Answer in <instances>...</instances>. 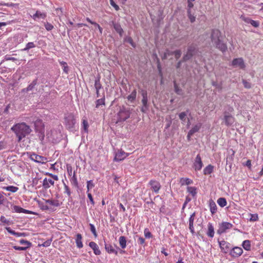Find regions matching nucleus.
Wrapping results in <instances>:
<instances>
[{"mask_svg": "<svg viewBox=\"0 0 263 263\" xmlns=\"http://www.w3.org/2000/svg\"><path fill=\"white\" fill-rule=\"evenodd\" d=\"M11 129L15 134L18 142H20L23 138L29 135L31 132L30 126L24 122L14 124L11 128Z\"/></svg>", "mask_w": 263, "mask_h": 263, "instance_id": "1", "label": "nucleus"}, {"mask_svg": "<svg viewBox=\"0 0 263 263\" xmlns=\"http://www.w3.org/2000/svg\"><path fill=\"white\" fill-rule=\"evenodd\" d=\"M211 37L212 43L217 48L219 49L223 52L227 50V46L226 44L223 42V37L219 30H213Z\"/></svg>", "mask_w": 263, "mask_h": 263, "instance_id": "2", "label": "nucleus"}, {"mask_svg": "<svg viewBox=\"0 0 263 263\" xmlns=\"http://www.w3.org/2000/svg\"><path fill=\"white\" fill-rule=\"evenodd\" d=\"M34 126L36 132L40 134V137L42 139L44 137V124L42 120L37 119L34 122Z\"/></svg>", "mask_w": 263, "mask_h": 263, "instance_id": "3", "label": "nucleus"}, {"mask_svg": "<svg viewBox=\"0 0 263 263\" xmlns=\"http://www.w3.org/2000/svg\"><path fill=\"white\" fill-rule=\"evenodd\" d=\"M65 126L66 128L72 130L76 124V120L73 115L70 114L65 118Z\"/></svg>", "mask_w": 263, "mask_h": 263, "instance_id": "4", "label": "nucleus"}, {"mask_svg": "<svg viewBox=\"0 0 263 263\" xmlns=\"http://www.w3.org/2000/svg\"><path fill=\"white\" fill-rule=\"evenodd\" d=\"M233 225L228 222H222L219 225V228L217 231V233L221 235L224 233H226L228 230H230L232 228Z\"/></svg>", "mask_w": 263, "mask_h": 263, "instance_id": "5", "label": "nucleus"}, {"mask_svg": "<svg viewBox=\"0 0 263 263\" xmlns=\"http://www.w3.org/2000/svg\"><path fill=\"white\" fill-rule=\"evenodd\" d=\"M203 166V163L201 157L199 154H198L193 162V168L195 171H200Z\"/></svg>", "mask_w": 263, "mask_h": 263, "instance_id": "6", "label": "nucleus"}, {"mask_svg": "<svg viewBox=\"0 0 263 263\" xmlns=\"http://www.w3.org/2000/svg\"><path fill=\"white\" fill-rule=\"evenodd\" d=\"M223 120L226 126H230L234 123L235 119L232 115L225 111L224 112Z\"/></svg>", "mask_w": 263, "mask_h": 263, "instance_id": "7", "label": "nucleus"}, {"mask_svg": "<svg viewBox=\"0 0 263 263\" xmlns=\"http://www.w3.org/2000/svg\"><path fill=\"white\" fill-rule=\"evenodd\" d=\"M196 48L194 45H191L188 47L186 53L183 57V61L190 59L195 53Z\"/></svg>", "mask_w": 263, "mask_h": 263, "instance_id": "8", "label": "nucleus"}, {"mask_svg": "<svg viewBox=\"0 0 263 263\" xmlns=\"http://www.w3.org/2000/svg\"><path fill=\"white\" fill-rule=\"evenodd\" d=\"M129 154L125 153L122 149L119 150L115 154L114 160L115 161H121L128 157Z\"/></svg>", "mask_w": 263, "mask_h": 263, "instance_id": "9", "label": "nucleus"}, {"mask_svg": "<svg viewBox=\"0 0 263 263\" xmlns=\"http://www.w3.org/2000/svg\"><path fill=\"white\" fill-rule=\"evenodd\" d=\"M219 245L221 249V252L224 253H227L231 250V244L225 241L222 240L219 241Z\"/></svg>", "mask_w": 263, "mask_h": 263, "instance_id": "10", "label": "nucleus"}, {"mask_svg": "<svg viewBox=\"0 0 263 263\" xmlns=\"http://www.w3.org/2000/svg\"><path fill=\"white\" fill-rule=\"evenodd\" d=\"M243 250L241 248L235 247L231 249L230 255L233 257L236 258L241 256Z\"/></svg>", "mask_w": 263, "mask_h": 263, "instance_id": "11", "label": "nucleus"}, {"mask_svg": "<svg viewBox=\"0 0 263 263\" xmlns=\"http://www.w3.org/2000/svg\"><path fill=\"white\" fill-rule=\"evenodd\" d=\"M232 65L234 67H238L240 69H244L246 67L243 60L241 58L234 59L232 61Z\"/></svg>", "mask_w": 263, "mask_h": 263, "instance_id": "12", "label": "nucleus"}, {"mask_svg": "<svg viewBox=\"0 0 263 263\" xmlns=\"http://www.w3.org/2000/svg\"><path fill=\"white\" fill-rule=\"evenodd\" d=\"M30 159L36 162L45 163L47 161V159L43 156H41L35 154L30 155Z\"/></svg>", "mask_w": 263, "mask_h": 263, "instance_id": "13", "label": "nucleus"}, {"mask_svg": "<svg viewBox=\"0 0 263 263\" xmlns=\"http://www.w3.org/2000/svg\"><path fill=\"white\" fill-rule=\"evenodd\" d=\"M148 184L151 185V189L156 193H158L161 188L160 183L154 180H151L149 181Z\"/></svg>", "mask_w": 263, "mask_h": 263, "instance_id": "14", "label": "nucleus"}, {"mask_svg": "<svg viewBox=\"0 0 263 263\" xmlns=\"http://www.w3.org/2000/svg\"><path fill=\"white\" fill-rule=\"evenodd\" d=\"M119 121H124L130 117V112L125 109L121 110L118 114Z\"/></svg>", "mask_w": 263, "mask_h": 263, "instance_id": "15", "label": "nucleus"}, {"mask_svg": "<svg viewBox=\"0 0 263 263\" xmlns=\"http://www.w3.org/2000/svg\"><path fill=\"white\" fill-rule=\"evenodd\" d=\"M89 246L93 250V253L95 255H99L101 254V252L99 249V246L96 242L91 241L89 242Z\"/></svg>", "mask_w": 263, "mask_h": 263, "instance_id": "16", "label": "nucleus"}, {"mask_svg": "<svg viewBox=\"0 0 263 263\" xmlns=\"http://www.w3.org/2000/svg\"><path fill=\"white\" fill-rule=\"evenodd\" d=\"M54 184V181L51 178H45L43 181V186L45 189L49 188L51 185H53Z\"/></svg>", "mask_w": 263, "mask_h": 263, "instance_id": "17", "label": "nucleus"}, {"mask_svg": "<svg viewBox=\"0 0 263 263\" xmlns=\"http://www.w3.org/2000/svg\"><path fill=\"white\" fill-rule=\"evenodd\" d=\"M195 213L194 212L190 216L189 218V229L192 234L195 233L194 228V221L195 217Z\"/></svg>", "mask_w": 263, "mask_h": 263, "instance_id": "18", "label": "nucleus"}, {"mask_svg": "<svg viewBox=\"0 0 263 263\" xmlns=\"http://www.w3.org/2000/svg\"><path fill=\"white\" fill-rule=\"evenodd\" d=\"M214 228L213 226L212 225V223H209L208 224V236L211 238H213L214 236Z\"/></svg>", "mask_w": 263, "mask_h": 263, "instance_id": "19", "label": "nucleus"}, {"mask_svg": "<svg viewBox=\"0 0 263 263\" xmlns=\"http://www.w3.org/2000/svg\"><path fill=\"white\" fill-rule=\"evenodd\" d=\"M82 236L81 234H77L76 237V243L78 248H82L83 247V245L82 241Z\"/></svg>", "mask_w": 263, "mask_h": 263, "instance_id": "20", "label": "nucleus"}, {"mask_svg": "<svg viewBox=\"0 0 263 263\" xmlns=\"http://www.w3.org/2000/svg\"><path fill=\"white\" fill-rule=\"evenodd\" d=\"M6 230L10 234L15 236L16 237H21V236H26V234L24 233H19L16 232L12 230L10 227H6Z\"/></svg>", "mask_w": 263, "mask_h": 263, "instance_id": "21", "label": "nucleus"}, {"mask_svg": "<svg viewBox=\"0 0 263 263\" xmlns=\"http://www.w3.org/2000/svg\"><path fill=\"white\" fill-rule=\"evenodd\" d=\"M112 25L116 32L118 33L121 36H122L123 30L121 25L118 23H115L114 22H112Z\"/></svg>", "mask_w": 263, "mask_h": 263, "instance_id": "22", "label": "nucleus"}, {"mask_svg": "<svg viewBox=\"0 0 263 263\" xmlns=\"http://www.w3.org/2000/svg\"><path fill=\"white\" fill-rule=\"evenodd\" d=\"M210 210L212 215L215 214L217 212V205L215 202L213 200H210L209 203Z\"/></svg>", "mask_w": 263, "mask_h": 263, "instance_id": "23", "label": "nucleus"}, {"mask_svg": "<svg viewBox=\"0 0 263 263\" xmlns=\"http://www.w3.org/2000/svg\"><path fill=\"white\" fill-rule=\"evenodd\" d=\"M201 126H202L201 123H198V124L194 125L192 127V128L189 130L190 135H193L195 133L198 132L201 128Z\"/></svg>", "mask_w": 263, "mask_h": 263, "instance_id": "24", "label": "nucleus"}, {"mask_svg": "<svg viewBox=\"0 0 263 263\" xmlns=\"http://www.w3.org/2000/svg\"><path fill=\"white\" fill-rule=\"evenodd\" d=\"M147 102H148L147 98H142V103L143 104V106L141 109V111L143 112H145L148 108Z\"/></svg>", "mask_w": 263, "mask_h": 263, "instance_id": "25", "label": "nucleus"}, {"mask_svg": "<svg viewBox=\"0 0 263 263\" xmlns=\"http://www.w3.org/2000/svg\"><path fill=\"white\" fill-rule=\"evenodd\" d=\"M213 170L214 166L211 164H209L204 168L203 174L204 175H210L213 172Z\"/></svg>", "mask_w": 263, "mask_h": 263, "instance_id": "26", "label": "nucleus"}, {"mask_svg": "<svg viewBox=\"0 0 263 263\" xmlns=\"http://www.w3.org/2000/svg\"><path fill=\"white\" fill-rule=\"evenodd\" d=\"M119 244L122 249H125L126 247V239L125 237L121 236L119 238Z\"/></svg>", "mask_w": 263, "mask_h": 263, "instance_id": "27", "label": "nucleus"}, {"mask_svg": "<svg viewBox=\"0 0 263 263\" xmlns=\"http://www.w3.org/2000/svg\"><path fill=\"white\" fill-rule=\"evenodd\" d=\"M193 180L187 178H181L180 180V183L181 185H189L193 183Z\"/></svg>", "mask_w": 263, "mask_h": 263, "instance_id": "28", "label": "nucleus"}, {"mask_svg": "<svg viewBox=\"0 0 263 263\" xmlns=\"http://www.w3.org/2000/svg\"><path fill=\"white\" fill-rule=\"evenodd\" d=\"M2 189L3 190L11 192L12 193H15L18 190V188L17 187L12 186V185L8 186H4V187H2Z\"/></svg>", "mask_w": 263, "mask_h": 263, "instance_id": "29", "label": "nucleus"}, {"mask_svg": "<svg viewBox=\"0 0 263 263\" xmlns=\"http://www.w3.org/2000/svg\"><path fill=\"white\" fill-rule=\"evenodd\" d=\"M242 246L246 251L251 250V241L249 240H244L242 242Z\"/></svg>", "mask_w": 263, "mask_h": 263, "instance_id": "30", "label": "nucleus"}, {"mask_svg": "<svg viewBox=\"0 0 263 263\" xmlns=\"http://www.w3.org/2000/svg\"><path fill=\"white\" fill-rule=\"evenodd\" d=\"M71 183L72 185L75 187L78 186V181L77 180V176L76 175V173L74 172L72 175V176L70 179Z\"/></svg>", "mask_w": 263, "mask_h": 263, "instance_id": "31", "label": "nucleus"}, {"mask_svg": "<svg viewBox=\"0 0 263 263\" xmlns=\"http://www.w3.org/2000/svg\"><path fill=\"white\" fill-rule=\"evenodd\" d=\"M36 84V81L34 80L30 84H29L27 88L23 89V91L28 92L33 89L35 85Z\"/></svg>", "mask_w": 263, "mask_h": 263, "instance_id": "32", "label": "nucleus"}, {"mask_svg": "<svg viewBox=\"0 0 263 263\" xmlns=\"http://www.w3.org/2000/svg\"><path fill=\"white\" fill-rule=\"evenodd\" d=\"M20 243L21 245H25V246L24 247L26 248V250L28 248H30L32 246V243L30 241L25 240V239H21L20 240Z\"/></svg>", "mask_w": 263, "mask_h": 263, "instance_id": "33", "label": "nucleus"}, {"mask_svg": "<svg viewBox=\"0 0 263 263\" xmlns=\"http://www.w3.org/2000/svg\"><path fill=\"white\" fill-rule=\"evenodd\" d=\"M136 96H137V91L135 89L132 92V93L129 95L128 96L127 99L128 101H129L130 102H133V101H134L136 99Z\"/></svg>", "mask_w": 263, "mask_h": 263, "instance_id": "34", "label": "nucleus"}, {"mask_svg": "<svg viewBox=\"0 0 263 263\" xmlns=\"http://www.w3.org/2000/svg\"><path fill=\"white\" fill-rule=\"evenodd\" d=\"M46 17V14L44 13H42L39 11H37L36 13L32 16V18L35 20L36 18L41 17L44 18Z\"/></svg>", "mask_w": 263, "mask_h": 263, "instance_id": "35", "label": "nucleus"}, {"mask_svg": "<svg viewBox=\"0 0 263 263\" xmlns=\"http://www.w3.org/2000/svg\"><path fill=\"white\" fill-rule=\"evenodd\" d=\"M217 203L219 206L223 208L227 205V202L226 199L224 198L221 197L218 199Z\"/></svg>", "mask_w": 263, "mask_h": 263, "instance_id": "36", "label": "nucleus"}, {"mask_svg": "<svg viewBox=\"0 0 263 263\" xmlns=\"http://www.w3.org/2000/svg\"><path fill=\"white\" fill-rule=\"evenodd\" d=\"M187 192L193 196H195L197 194V189L194 186H188L187 187Z\"/></svg>", "mask_w": 263, "mask_h": 263, "instance_id": "37", "label": "nucleus"}, {"mask_svg": "<svg viewBox=\"0 0 263 263\" xmlns=\"http://www.w3.org/2000/svg\"><path fill=\"white\" fill-rule=\"evenodd\" d=\"M45 202L46 203H48L50 205H53L54 206H59L60 205L59 201L58 200L48 199L46 200Z\"/></svg>", "mask_w": 263, "mask_h": 263, "instance_id": "38", "label": "nucleus"}, {"mask_svg": "<svg viewBox=\"0 0 263 263\" xmlns=\"http://www.w3.org/2000/svg\"><path fill=\"white\" fill-rule=\"evenodd\" d=\"M105 249L109 253H115L116 255L118 254L117 251H116L111 245L106 246Z\"/></svg>", "mask_w": 263, "mask_h": 263, "instance_id": "39", "label": "nucleus"}, {"mask_svg": "<svg viewBox=\"0 0 263 263\" xmlns=\"http://www.w3.org/2000/svg\"><path fill=\"white\" fill-rule=\"evenodd\" d=\"M86 21L88 22H89V23H90V24H91L92 25H94L95 26H96L98 28L100 33L101 34L102 33L103 29H102V28L101 27V26L98 24H97V23H96L95 22H92L89 17H87L86 18Z\"/></svg>", "mask_w": 263, "mask_h": 263, "instance_id": "40", "label": "nucleus"}, {"mask_svg": "<svg viewBox=\"0 0 263 263\" xmlns=\"http://www.w3.org/2000/svg\"><path fill=\"white\" fill-rule=\"evenodd\" d=\"M64 184V193L66 194L68 197L71 196V191L69 186L65 183Z\"/></svg>", "mask_w": 263, "mask_h": 263, "instance_id": "41", "label": "nucleus"}, {"mask_svg": "<svg viewBox=\"0 0 263 263\" xmlns=\"http://www.w3.org/2000/svg\"><path fill=\"white\" fill-rule=\"evenodd\" d=\"M105 105V97L96 101V108H99L101 105Z\"/></svg>", "mask_w": 263, "mask_h": 263, "instance_id": "42", "label": "nucleus"}, {"mask_svg": "<svg viewBox=\"0 0 263 263\" xmlns=\"http://www.w3.org/2000/svg\"><path fill=\"white\" fill-rule=\"evenodd\" d=\"M60 63L63 67V70L64 72L67 74L68 73V66H67L66 62L62 61L60 62Z\"/></svg>", "mask_w": 263, "mask_h": 263, "instance_id": "43", "label": "nucleus"}, {"mask_svg": "<svg viewBox=\"0 0 263 263\" xmlns=\"http://www.w3.org/2000/svg\"><path fill=\"white\" fill-rule=\"evenodd\" d=\"M35 47V44L33 42H29L26 45L25 48L22 49L23 51H27L30 49L34 48Z\"/></svg>", "mask_w": 263, "mask_h": 263, "instance_id": "44", "label": "nucleus"}, {"mask_svg": "<svg viewBox=\"0 0 263 263\" xmlns=\"http://www.w3.org/2000/svg\"><path fill=\"white\" fill-rule=\"evenodd\" d=\"M187 16L191 23H193L196 20V17L192 14L191 10L187 9Z\"/></svg>", "mask_w": 263, "mask_h": 263, "instance_id": "45", "label": "nucleus"}, {"mask_svg": "<svg viewBox=\"0 0 263 263\" xmlns=\"http://www.w3.org/2000/svg\"><path fill=\"white\" fill-rule=\"evenodd\" d=\"M170 54H174L175 58L177 60L180 58L181 55V51L180 50H176L174 52H172L170 53Z\"/></svg>", "mask_w": 263, "mask_h": 263, "instance_id": "46", "label": "nucleus"}, {"mask_svg": "<svg viewBox=\"0 0 263 263\" xmlns=\"http://www.w3.org/2000/svg\"><path fill=\"white\" fill-rule=\"evenodd\" d=\"M95 186V184L92 180H89L87 182V192H89L90 189Z\"/></svg>", "mask_w": 263, "mask_h": 263, "instance_id": "47", "label": "nucleus"}, {"mask_svg": "<svg viewBox=\"0 0 263 263\" xmlns=\"http://www.w3.org/2000/svg\"><path fill=\"white\" fill-rule=\"evenodd\" d=\"M82 126H83V128L84 131L85 132L87 133L88 128L89 125H88V123L87 120L83 119Z\"/></svg>", "mask_w": 263, "mask_h": 263, "instance_id": "48", "label": "nucleus"}, {"mask_svg": "<svg viewBox=\"0 0 263 263\" xmlns=\"http://www.w3.org/2000/svg\"><path fill=\"white\" fill-rule=\"evenodd\" d=\"M89 227H90V230L91 232L93 234L94 236L95 237H97V232H96V230L95 227L94 226L93 224H92L91 223L89 224Z\"/></svg>", "mask_w": 263, "mask_h": 263, "instance_id": "49", "label": "nucleus"}, {"mask_svg": "<svg viewBox=\"0 0 263 263\" xmlns=\"http://www.w3.org/2000/svg\"><path fill=\"white\" fill-rule=\"evenodd\" d=\"M250 220L251 221H256L258 220V216L257 214H250Z\"/></svg>", "mask_w": 263, "mask_h": 263, "instance_id": "50", "label": "nucleus"}, {"mask_svg": "<svg viewBox=\"0 0 263 263\" xmlns=\"http://www.w3.org/2000/svg\"><path fill=\"white\" fill-rule=\"evenodd\" d=\"M144 236L146 238H152L153 235L152 233L149 231L148 229L146 228L144 231Z\"/></svg>", "mask_w": 263, "mask_h": 263, "instance_id": "51", "label": "nucleus"}, {"mask_svg": "<svg viewBox=\"0 0 263 263\" xmlns=\"http://www.w3.org/2000/svg\"><path fill=\"white\" fill-rule=\"evenodd\" d=\"M14 209L15 210V211L17 212H24L25 213H29V211L28 210H25L22 208H20L17 206H15L14 207Z\"/></svg>", "mask_w": 263, "mask_h": 263, "instance_id": "52", "label": "nucleus"}, {"mask_svg": "<svg viewBox=\"0 0 263 263\" xmlns=\"http://www.w3.org/2000/svg\"><path fill=\"white\" fill-rule=\"evenodd\" d=\"M109 2L111 6H112L116 10L118 11L120 9L119 6L115 3L114 0H109Z\"/></svg>", "mask_w": 263, "mask_h": 263, "instance_id": "53", "label": "nucleus"}, {"mask_svg": "<svg viewBox=\"0 0 263 263\" xmlns=\"http://www.w3.org/2000/svg\"><path fill=\"white\" fill-rule=\"evenodd\" d=\"M240 18L244 21L245 23L248 24H250V22L251 21V19L249 17H246L244 15H241L240 16Z\"/></svg>", "mask_w": 263, "mask_h": 263, "instance_id": "54", "label": "nucleus"}, {"mask_svg": "<svg viewBox=\"0 0 263 263\" xmlns=\"http://www.w3.org/2000/svg\"><path fill=\"white\" fill-rule=\"evenodd\" d=\"M186 116V114L185 112H182L179 115V119L182 121H184L185 120Z\"/></svg>", "mask_w": 263, "mask_h": 263, "instance_id": "55", "label": "nucleus"}, {"mask_svg": "<svg viewBox=\"0 0 263 263\" xmlns=\"http://www.w3.org/2000/svg\"><path fill=\"white\" fill-rule=\"evenodd\" d=\"M194 1L195 0H187V9L191 10L194 7V4L193 3Z\"/></svg>", "mask_w": 263, "mask_h": 263, "instance_id": "56", "label": "nucleus"}, {"mask_svg": "<svg viewBox=\"0 0 263 263\" xmlns=\"http://www.w3.org/2000/svg\"><path fill=\"white\" fill-rule=\"evenodd\" d=\"M51 240H47L41 245H39V246H43L44 247H48L50 245Z\"/></svg>", "mask_w": 263, "mask_h": 263, "instance_id": "57", "label": "nucleus"}, {"mask_svg": "<svg viewBox=\"0 0 263 263\" xmlns=\"http://www.w3.org/2000/svg\"><path fill=\"white\" fill-rule=\"evenodd\" d=\"M45 27L46 29L48 31H50L53 28V26L49 23L45 24Z\"/></svg>", "mask_w": 263, "mask_h": 263, "instance_id": "58", "label": "nucleus"}, {"mask_svg": "<svg viewBox=\"0 0 263 263\" xmlns=\"http://www.w3.org/2000/svg\"><path fill=\"white\" fill-rule=\"evenodd\" d=\"M95 87L96 89H100L101 88V84L100 82L99 79L96 80L95 83Z\"/></svg>", "mask_w": 263, "mask_h": 263, "instance_id": "59", "label": "nucleus"}, {"mask_svg": "<svg viewBox=\"0 0 263 263\" xmlns=\"http://www.w3.org/2000/svg\"><path fill=\"white\" fill-rule=\"evenodd\" d=\"M3 194V192H0V205L4 204L6 199Z\"/></svg>", "mask_w": 263, "mask_h": 263, "instance_id": "60", "label": "nucleus"}, {"mask_svg": "<svg viewBox=\"0 0 263 263\" xmlns=\"http://www.w3.org/2000/svg\"><path fill=\"white\" fill-rule=\"evenodd\" d=\"M242 83L245 88H251V84L249 82H247L246 80H242Z\"/></svg>", "mask_w": 263, "mask_h": 263, "instance_id": "61", "label": "nucleus"}, {"mask_svg": "<svg viewBox=\"0 0 263 263\" xmlns=\"http://www.w3.org/2000/svg\"><path fill=\"white\" fill-rule=\"evenodd\" d=\"M0 220L4 223L9 224V221L4 216H1Z\"/></svg>", "mask_w": 263, "mask_h": 263, "instance_id": "62", "label": "nucleus"}, {"mask_svg": "<svg viewBox=\"0 0 263 263\" xmlns=\"http://www.w3.org/2000/svg\"><path fill=\"white\" fill-rule=\"evenodd\" d=\"M46 175L51 177L54 180L58 181L59 180L58 176L56 175H53L51 173H47Z\"/></svg>", "mask_w": 263, "mask_h": 263, "instance_id": "63", "label": "nucleus"}, {"mask_svg": "<svg viewBox=\"0 0 263 263\" xmlns=\"http://www.w3.org/2000/svg\"><path fill=\"white\" fill-rule=\"evenodd\" d=\"M250 24H251L252 26L256 28L258 27L259 25V23L258 22L252 20L250 22Z\"/></svg>", "mask_w": 263, "mask_h": 263, "instance_id": "64", "label": "nucleus"}]
</instances>
